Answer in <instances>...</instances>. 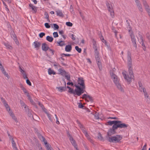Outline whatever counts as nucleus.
<instances>
[{
	"instance_id": "nucleus-1",
	"label": "nucleus",
	"mask_w": 150,
	"mask_h": 150,
	"mask_svg": "<svg viewBox=\"0 0 150 150\" xmlns=\"http://www.w3.org/2000/svg\"><path fill=\"white\" fill-rule=\"evenodd\" d=\"M119 128V127H114L110 128L107 132V136H106L107 140L110 142L113 143L119 142L122 139V137L119 135H116L115 136L111 137L112 135L115 134L116 132V130Z\"/></svg>"
},
{
	"instance_id": "nucleus-2",
	"label": "nucleus",
	"mask_w": 150,
	"mask_h": 150,
	"mask_svg": "<svg viewBox=\"0 0 150 150\" xmlns=\"http://www.w3.org/2000/svg\"><path fill=\"white\" fill-rule=\"evenodd\" d=\"M131 55L130 52L128 51L127 52V65L128 71L130 77L128 75L122 73L125 79L127 81L128 84L130 83L131 82L132 79H133L134 77L133 75V73L132 70V61L131 59Z\"/></svg>"
},
{
	"instance_id": "nucleus-3",
	"label": "nucleus",
	"mask_w": 150,
	"mask_h": 150,
	"mask_svg": "<svg viewBox=\"0 0 150 150\" xmlns=\"http://www.w3.org/2000/svg\"><path fill=\"white\" fill-rule=\"evenodd\" d=\"M106 125L112 126L113 125L112 127H119V128H124L127 127L128 125L122 122L121 121L118 120L109 121L107 122Z\"/></svg>"
},
{
	"instance_id": "nucleus-4",
	"label": "nucleus",
	"mask_w": 150,
	"mask_h": 150,
	"mask_svg": "<svg viewBox=\"0 0 150 150\" xmlns=\"http://www.w3.org/2000/svg\"><path fill=\"white\" fill-rule=\"evenodd\" d=\"M74 86L77 88V89H75V91L76 95L77 96H79L82 94L86 92L84 90L86 88V86L81 87L76 84H75Z\"/></svg>"
},
{
	"instance_id": "nucleus-5",
	"label": "nucleus",
	"mask_w": 150,
	"mask_h": 150,
	"mask_svg": "<svg viewBox=\"0 0 150 150\" xmlns=\"http://www.w3.org/2000/svg\"><path fill=\"white\" fill-rule=\"evenodd\" d=\"M108 10L110 12V15L112 18L114 17V12L113 9L114 6H113L112 4H110L108 1L106 3Z\"/></svg>"
},
{
	"instance_id": "nucleus-6",
	"label": "nucleus",
	"mask_w": 150,
	"mask_h": 150,
	"mask_svg": "<svg viewBox=\"0 0 150 150\" xmlns=\"http://www.w3.org/2000/svg\"><path fill=\"white\" fill-rule=\"evenodd\" d=\"M130 36L131 40L133 44V45L134 47H135L136 49L137 48V45L136 43V38H135V36L133 34V33H131L130 35Z\"/></svg>"
},
{
	"instance_id": "nucleus-7",
	"label": "nucleus",
	"mask_w": 150,
	"mask_h": 150,
	"mask_svg": "<svg viewBox=\"0 0 150 150\" xmlns=\"http://www.w3.org/2000/svg\"><path fill=\"white\" fill-rule=\"evenodd\" d=\"M81 98L83 99H85L88 102V100L86 99L87 98H88L90 101L91 102H92L93 101V98L91 96L87 95L86 94H84L81 97Z\"/></svg>"
},
{
	"instance_id": "nucleus-8",
	"label": "nucleus",
	"mask_w": 150,
	"mask_h": 150,
	"mask_svg": "<svg viewBox=\"0 0 150 150\" xmlns=\"http://www.w3.org/2000/svg\"><path fill=\"white\" fill-rule=\"evenodd\" d=\"M135 2L139 11L141 12H142L143 9L142 8V5L140 3V1L139 0H135Z\"/></svg>"
},
{
	"instance_id": "nucleus-9",
	"label": "nucleus",
	"mask_w": 150,
	"mask_h": 150,
	"mask_svg": "<svg viewBox=\"0 0 150 150\" xmlns=\"http://www.w3.org/2000/svg\"><path fill=\"white\" fill-rule=\"evenodd\" d=\"M0 69L2 71V73L8 79L9 78V76L8 73L6 72L5 69L3 66L1 64V62H0Z\"/></svg>"
},
{
	"instance_id": "nucleus-10",
	"label": "nucleus",
	"mask_w": 150,
	"mask_h": 150,
	"mask_svg": "<svg viewBox=\"0 0 150 150\" xmlns=\"http://www.w3.org/2000/svg\"><path fill=\"white\" fill-rule=\"evenodd\" d=\"M78 83L81 87L85 86L84 81L83 78H79L78 79Z\"/></svg>"
},
{
	"instance_id": "nucleus-11",
	"label": "nucleus",
	"mask_w": 150,
	"mask_h": 150,
	"mask_svg": "<svg viewBox=\"0 0 150 150\" xmlns=\"http://www.w3.org/2000/svg\"><path fill=\"white\" fill-rule=\"evenodd\" d=\"M42 50L45 52L47 51L49 49H50L47 45L45 43L42 44Z\"/></svg>"
},
{
	"instance_id": "nucleus-12",
	"label": "nucleus",
	"mask_w": 150,
	"mask_h": 150,
	"mask_svg": "<svg viewBox=\"0 0 150 150\" xmlns=\"http://www.w3.org/2000/svg\"><path fill=\"white\" fill-rule=\"evenodd\" d=\"M69 140L71 142V143L72 145L74 146V148L76 149V150H79L77 148V145L76 144V142L73 138H70Z\"/></svg>"
},
{
	"instance_id": "nucleus-13",
	"label": "nucleus",
	"mask_w": 150,
	"mask_h": 150,
	"mask_svg": "<svg viewBox=\"0 0 150 150\" xmlns=\"http://www.w3.org/2000/svg\"><path fill=\"white\" fill-rule=\"evenodd\" d=\"M33 45H34L35 47L38 50L39 49L40 47L41 43L40 42L35 41L33 42Z\"/></svg>"
},
{
	"instance_id": "nucleus-14",
	"label": "nucleus",
	"mask_w": 150,
	"mask_h": 150,
	"mask_svg": "<svg viewBox=\"0 0 150 150\" xmlns=\"http://www.w3.org/2000/svg\"><path fill=\"white\" fill-rule=\"evenodd\" d=\"M38 136L39 139L42 141L44 142L45 144H47V142L45 140V139L43 136H42L40 133H38Z\"/></svg>"
},
{
	"instance_id": "nucleus-15",
	"label": "nucleus",
	"mask_w": 150,
	"mask_h": 150,
	"mask_svg": "<svg viewBox=\"0 0 150 150\" xmlns=\"http://www.w3.org/2000/svg\"><path fill=\"white\" fill-rule=\"evenodd\" d=\"M98 67L100 70H101L102 69V66L101 65V63L100 58H97V59H96Z\"/></svg>"
},
{
	"instance_id": "nucleus-16",
	"label": "nucleus",
	"mask_w": 150,
	"mask_h": 150,
	"mask_svg": "<svg viewBox=\"0 0 150 150\" xmlns=\"http://www.w3.org/2000/svg\"><path fill=\"white\" fill-rule=\"evenodd\" d=\"M9 113L15 121L16 123L18 122V121L17 118L12 112H9Z\"/></svg>"
},
{
	"instance_id": "nucleus-17",
	"label": "nucleus",
	"mask_w": 150,
	"mask_h": 150,
	"mask_svg": "<svg viewBox=\"0 0 150 150\" xmlns=\"http://www.w3.org/2000/svg\"><path fill=\"white\" fill-rule=\"evenodd\" d=\"M56 88L58 89L60 92H62L63 91H65L66 90V86L57 87Z\"/></svg>"
},
{
	"instance_id": "nucleus-18",
	"label": "nucleus",
	"mask_w": 150,
	"mask_h": 150,
	"mask_svg": "<svg viewBox=\"0 0 150 150\" xmlns=\"http://www.w3.org/2000/svg\"><path fill=\"white\" fill-rule=\"evenodd\" d=\"M115 84L118 89L121 92H124L123 88L122 87L121 84L119 82Z\"/></svg>"
},
{
	"instance_id": "nucleus-19",
	"label": "nucleus",
	"mask_w": 150,
	"mask_h": 150,
	"mask_svg": "<svg viewBox=\"0 0 150 150\" xmlns=\"http://www.w3.org/2000/svg\"><path fill=\"white\" fill-rule=\"evenodd\" d=\"M59 73V74H60L61 75L64 76L67 73L66 71L63 69H62L61 68L59 69L58 70Z\"/></svg>"
},
{
	"instance_id": "nucleus-20",
	"label": "nucleus",
	"mask_w": 150,
	"mask_h": 150,
	"mask_svg": "<svg viewBox=\"0 0 150 150\" xmlns=\"http://www.w3.org/2000/svg\"><path fill=\"white\" fill-rule=\"evenodd\" d=\"M29 6L31 8H32L33 12L34 13H35L37 11V8L36 7L33 6L31 4H29Z\"/></svg>"
},
{
	"instance_id": "nucleus-21",
	"label": "nucleus",
	"mask_w": 150,
	"mask_h": 150,
	"mask_svg": "<svg viewBox=\"0 0 150 150\" xmlns=\"http://www.w3.org/2000/svg\"><path fill=\"white\" fill-rule=\"evenodd\" d=\"M67 88L69 89V90L68 91L69 93H70L71 94H74V96H75V95H76V91H75V89L74 90L73 89L71 88L70 87L68 86H67L66 88Z\"/></svg>"
},
{
	"instance_id": "nucleus-22",
	"label": "nucleus",
	"mask_w": 150,
	"mask_h": 150,
	"mask_svg": "<svg viewBox=\"0 0 150 150\" xmlns=\"http://www.w3.org/2000/svg\"><path fill=\"white\" fill-rule=\"evenodd\" d=\"M72 49V47L71 45H67L66 46L65 50L67 52L71 51Z\"/></svg>"
},
{
	"instance_id": "nucleus-23",
	"label": "nucleus",
	"mask_w": 150,
	"mask_h": 150,
	"mask_svg": "<svg viewBox=\"0 0 150 150\" xmlns=\"http://www.w3.org/2000/svg\"><path fill=\"white\" fill-rule=\"evenodd\" d=\"M142 2L145 8V9L149 8V6L148 5L146 0H142Z\"/></svg>"
},
{
	"instance_id": "nucleus-24",
	"label": "nucleus",
	"mask_w": 150,
	"mask_h": 150,
	"mask_svg": "<svg viewBox=\"0 0 150 150\" xmlns=\"http://www.w3.org/2000/svg\"><path fill=\"white\" fill-rule=\"evenodd\" d=\"M20 102L21 106L24 107L25 111H27V110H28V108L27 106H26L25 104L23 102V101H22L21 100H20Z\"/></svg>"
},
{
	"instance_id": "nucleus-25",
	"label": "nucleus",
	"mask_w": 150,
	"mask_h": 150,
	"mask_svg": "<svg viewBox=\"0 0 150 150\" xmlns=\"http://www.w3.org/2000/svg\"><path fill=\"white\" fill-rule=\"evenodd\" d=\"M94 49L95 54V55L96 59H97V58H100L99 57V53L98 51H97V47L96 48H93Z\"/></svg>"
},
{
	"instance_id": "nucleus-26",
	"label": "nucleus",
	"mask_w": 150,
	"mask_h": 150,
	"mask_svg": "<svg viewBox=\"0 0 150 150\" xmlns=\"http://www.w3.org/2000/svg\"><path fill=\"white\" fill-rule=\"evenodd\" d=\"M56 12L57 13V16L62 17H63L64 16V15L62 11H60L58 10Z\"/></svg>"
},
{
	"instance_id": "nucleus-27",
	"label": "nucleus",
	"mask_w": 150,
	"mask_h": 150,
	"mask_svg": "<svg viewBox=\"0 0 150 150\" xmlns=\"http://www.w3.org/2000/svg\"><path fill=\"white\" fill-rule=\"evenodd\" d=\"M126 22L128 24V25H127V29L128 30L129 32H130L131 31V30H132V27L130 25L129 23L127 20L126 21Z\"/></svg>"
},
{
	"instance_id": "nucleus-28",
	"label": "nucleus",
	"mask_w": 150,
	"mask_h": 150,
	"mask_svg": "<svg viewBox=\"0 0 150 150\" xmlns=\"http://www.w3.org/2000/svg\"><path fill=\"white\" fill-rule=\"evenodd\" d=\"M57 43L58 44V45L60 46H62L65 45L64 42L62 40L58 41Z\"/></svg>"
},
{
	"instance_id": "nucleus-29",
	"label": "nucleus",
	"mask_w": 150,
	"mask_h": 150,
	"mask_svg": "<svg viewBox=\"0 0 150 150\" xmlns=\"http://www.w3.org/2000/svg\"><path fill=\"white\" fill-rule=\"evenodd\" d=\"M64 76L67 80L69 81H70V76L68 72Z\"/></svg>"
},
{
	"instance_id": "nucleus-30",
	"label": "nucleus",
	"mask_w": 150,
	"mask_h": 150,
	"mask_svg": "<svg viewBox=\"0 0 150 150\" xmlns=\"http://www.w3.org/2000/svg\"><path fill=\"white\" fill-rule=\"evenodd\" d=\"M4 45L6 47V48L8 49H11L12 48V46L8 43H4Z\"/></svg>"
},
{
	"instance_id": "nucleus-31",
	"label": "nucleus",
	"mask_w": 150,
	"mask_h": 150,
	"mask_svg": "<svg viewBox=\"0 0 150 150\" xmlns=\"http://www.w3.org/2000/svg\"><path fill=\"white\" fill-rule=\"evenodd\" d=\"M46 39L47 41L50 42H52L53 40V38L52 37L49 36L46 37Z\"/></svg>"
},
{
	"instance_id": "nucleus-32",
	"label": "nucleus",
	"mask_w": 150,
	"mask_h": 150,
	"mask_svg": "<svg viewBox=\"0 0 150 150\" xmlns=\"http://www.w3.org/2000/svg\"><path fill=\"white\" fill-rule=\"evenodd\" d=\"M139 90L140 92H142L143 91V93L145 92V91H146V89L145 88L143 87V86L140 87H139Z\"/></svg>"
},
{
	"instance_id": "nucleus-33",
	"label": "nucleus",
	"mask_w": 150,
	"mask_h": 150,
	"mask_svg": "<svg viewBox=\"0 0 150 150\" xmlns=\"http://www.w3.org/2000/svg\"><path fill=\"white\" fill-rule=\"evenodd\" d=\"M48 72L49 74L50 75H51L52 74L54 75L56 74V72L50 68L48 70Z\"/></svg>"
},
{
	"instance_id": "nucleus-34",
	"label": "nucleus",
	"mask_w": 150,
	"mask_h": 150,
	"mask_svg": "<svg viewBox=\"0 0 150 150\" xmlns=\"http://www.w3.org/2000/svg\"><path fill=\"white\" fill-rule=\"evenodd\" d=\"M112 79L113 81L116 79L117 76L115 74H114L113 72L110 73Z\"/></svg>"
},
{
	"instance_id": "nucleus-35",
	"label": "nucleus",
	"mask_w": 150,
	"mask_h": 150,
	"mask_svg": "<svg viewBox=\"0 0 150 150\" xmlns=\"http://www.w3.org/2000/svg\"><path fill=\"white\" fill-rule=\"evenodd\" d=\"M45 18L47 19V21L49 22H50V19H49V16L48 13L47 12H45Z\"/></svg>"
},
{
	"instance_id": "nucleus-36",
	"label": "nucleus",
	"mask_w": 150,
	"mask_h": 150,
	"mask_svg": "<svg viewBox=\"0 0 150 150\" xmlns=\"http://www.w3.org/2000/svg\"><path fill=\"white\" fill-rule=\"evenodd\" d=\"M92 42L93 45V48H96L97 47V45L96 44V41L94 39H93L92 40Z\"/></svg>"
},
{
	"instance_id": "nucleus-37",
	"label": "nucleus",
	"mask_w": 150,
	"mask_h": 150,
	"mask_svg": "<svg viewBox=\"0 0 150 150\" xmlns=\"http://www.w3.org/2000/svg\"><path fill=\"white\" fill-rule=\"evenodd\" d=\"M95 117L96 119H99V114L96 112H95L94 113Z\"/></svg>"
},
{
	"instance_id": "nucleus-38",
	"label": "nucleus",
	"mask_w": 150,
	"mask_h": 150,
	"mask_svg": "<svg viewBox=\"0 0 150 150\" xmlns=\"http://www.w3.org/2000/svg\"><path fill=\"white\" fill-rule=\"evenodd\" d=\"M26 112H28V115L30 117H33L32 114L31 112V111L29 110V109L28 108V110H27V111H26Z\"/></svg>"
},
{
	"instance_id": "nucleus-39",
	"label": "nucleus",
	"mask_w": 150,
	"mask_h": 150,
	"mask_svg": "<svg viewBox=\"0 0 150 150\" xmlns=\"http://www.w3.org/2000/svg\"><path fill=\"white\" fill-rule=\"evenodd\" d=\"M141 40H142V41H141V42H142V45L144 47L143 48V49L144 50H145V49H146V47L145 45L144 44V42H143V37L142 36H141Z\"/></svg>"
},
{
	"instance_id": "nucleus-40",
	"label": "nucleus",
	"mask_w": 150,
	"mask_h": 150,
	"mask_svg": "<svg viewBox=\"0 0 150 150\" xmlns=\"http://www.w3.org/2000/svg\"><path fill=\"white\" fill-rule=\"evenodd\" d=\"M75 49L79 53H80L81 52V48H79L78 46H76L75 47Z\"/></svg>"
},
{
	"instance_id": "nucleus-41",
	"label": "nucleus",
	"mask_w": 150,
	"mask_h": 150,
	"mask_svg": "<svg viewBox=\"0 0 150 150\" xmlns=\"http://www.w3.org/2000/svg\"><path fill=\"white\" fill-rule=\"evenodd\" d=\"M144 96L145 98H149V95L147 93L146 91H145V92L144 93Z\"/></svg>"
},
{
	"instance_id": "nucleus-42",
	"label": "nucleus",
	"mask_w": 150,
	"mask_h": 150,
	"mask_svg": "<svg viewBox=\"0 0 150 150\" xmlns=\"http://www.w3.org/2000/svg\"><path fill=\"white\" fill-rule=\"evenodd\" d=\"M98 138L100 140H102L103 139V138L101 136V134L100 133H99L98 134Z\"/></svg>"
},
{
	"instance_id": "nucleus-43",
	"label": "nucleus",
	"mask_w": 150,
	"mask_h": 150,
	"mask_svg": "<svg viewBox=\"0 0 150 150\" xmlns=\"http://www.w3.org/2000/svg\"><path fill=\"white\" fill-rule=\"evenodd\" d=\"M114 83L115 84H116L117 83H118L119 82V79H118V77L116 78V79H115L113 81Z\"/></svg>"
},
{
	"instance_id": "nucleus-44",
	"label": "nucleus",
	"mask_w": 150,
	"mask_h": 150,
	"mask_svg": "<svg viewBox=\"0 0 150 150\" xmlns=\"http://www.w3.org/2000/svg\"><path fill=\"white\" fill-rule=\"evenodd\" d=\"M47 115L49 119V120H50V121L51 122H53V119L51 118V114H49V113H47Z\"/></svg>"
},
{
	"instance_id": "nucleus-45",
	"label": "nucleus",
	"mask_w": 150,
	"mask_h": 150,
	"mask_svg": "<svg viewBox=\"0 0 150 150\" xmlns=\"http://www.w3.org/2000/svg\"><path fill=\"white\" fill-rule=\"evenodd\" d=\"M78 106L79 108H83L85 107L81 103H78Z\"/></svg>"
},
{
	"instance_id": "nucleus-46",
	"label": "nucleus",
	"mask_w": 150,
	"mask_h": 150,
	"mask_svg": "<svg viewBox=\"0 0 150 150\" xmlns=\"http://www.w3.org/2000/svg\"><path fill=\"white\" fill-rule=\"evenodd\" d=\"M54 27V30L58 29L59 28V26L57 24H53Z\"/></svg>"
},
{
	"instance_id": "nucleus-47",
	"label": "nucleus",
	"mask_w": 150,
	"mask_h": 150,
	"mask_svg": "<svg viewBox=\"0 0 150 150\" xmlns=\"http://www.w3.org/2000/svg\"><path fill=\"white\" fill-rule=\"evenodd\" d=\"M100 38L101 40H104V42H105V45H107L106 41L104 40L103 36V35H102L101 34L100 36Z\"/></svg>"
},
{
	"instance_id": "nucleus-48",
	"label": "nucleus",
	"mask_w": 150,
	"mask_h": 150,
	"mask_svg": "<svg viewBox=\"0 0 150 150\" xmlns=\"http://www.w3.org/2000/svg\"><path fill=\"white\" fill-rule=\"evenodd\" d=\"M69 36L73 40H75L76 38L74 37V35L73 34L70 33L69 35Z\"/></svg>"
},
{
	"instance_id": "nucleus-49",
	"label": "nucleus",
	"mask_w": 150,
	"mask_h": 150,
	"mask_svg": "<svg viewBox=\"0 0 150 150\" xmlns=\"http://www.w3.org/2000/svg\"><path fill=\"white\" fill-rule=\"evenodd\" d=\"M77 122L78 124L79 125V126L80 127V128H81V129H82V128H84L83 126V125L82 124H81L79 121L77 120Z\"/></svg>"
},
{
	"instance_id": "nucleus-50",
	"label": "nucleus",
	"mask_w": 150,
	"mask_h": 150,
	"mask_svg": "<svg viewBox=\"0 0 150 150\" xmlns=\"http://www.w3.org/2000/svg\"><path fill=\"white\" fill-rule=\"evenodd\" d=\"M66 24L67 26L69 27H71L73 25L72 23L69 22H67Z\"/></svg>"
},
{
	"instance_id": "nucleus-51",
	"label": "nucleus",
	"mask_w": 150,
	"mask_h": 150,
	"mask_svg": "<svg viewBox=\"0 0 150 150\" xmlns=\"http://www.w3.org/2000/svg\"><path fill=\"white\" fill-rule=\"evenodd\" d=\"M12 146L13 148L16 147V143L14 140L12 141Z\"/></svg>"
},
{
	"instance_id": "nucleus-52",
	"label": "nucleus",
	"mask_w": 150,
	"mask_h": 150,
	"mask_svg": "<svg viewBox=\"0 0 150 150\" xmlns=\"http://www.w3.org/2000/svg\"><path fill=\"white\" fill-rule=\"evenodd\" d=\"M53 35L54 38H57L58 37V35L57 32H54L53 33Z\"/></svg>"
},
{
	"instance_id": "nucleus-53",
	"label": "nucleus",
	"mask_w": 150,
	"mask_h": 150,
	"mask_svg": "<svg viewBox=\"0 0 150 150\" xmlns=\"http://www.w3.org/2000/svg\"><path fill=\"white\" fill-rule=\"evenodd\" d=\"M45 33H41L39 34V36L40 38H42L43 36L45 35Z\"/></svg>"
},
{
	"instance_id": "nucleus-54",
	"label": "nucleus",
	"mask_w": 150,
	"mask_h": 150,
	"mask_svg": "<svg viewBox=\"0 0 150 150\" xmlns=\"http://www.w3.org/2000/svg\"><path fill=\"white\" fill-rule=\"evenodd\" d=\"M145 101L148 104L150 103V98H145Z\"/></svg>"
},
{
	"instance_id": "nucleus-55",
	"label": "nucleus",
	"mask_w": 150,
	"mask_h": 150,
	"mask_svg": "<svg viewBox=\"0 0 150 150\" xmlns=\"http://www.w3.org/2000/svg\"><path fill=\"white\" fill-rule=\"evenodd\" d=\"M45 27L47 28H49L50 27V26L49 25L48 23H45Z\"/></svg>"
},
{
	"instance_id": "nucleus-56",
	"label": "nucleus",
	"mask_w": 150,
	"mask_h": 150,
	"mask_svg": "<svg viewBox=\"0 0 150 150\" xmlns=\"http://www.w3.org/2000/svg\"><path fill=\"white\" fill-rule=\"evenodd\" d=\"M19 70L23 74V73H25V71L23 70L21 68V67L20 66L19 67Z\"/></svg>"
},
{
	"instance_id": "nucleus-57",
	"label": "nucleus",
	"mask_w": 150,
	"mask_h": 150,
	"mask_svg": "<svg viewBox=\"0 0 150 150\" xmlns=\"http://www.w3.org/2000/svg\"><path fill=\"white\" fill-rule=\"evenodd\" d=\"M61 55L62 57H64V56H70L71 55L70 54H65L63 53V54H61Z\"/></svg>"
},
{
	"instance_id": "nucleus-58",
	"label": "nucleus",
	"mask_w": 150,
	"mask_h": 150,
	"mask_svg": "<svg viewBox=\"0 0 150 150\" xmlns=\"http://www.w3.org/2000/svg\"><path fill=\"white\" fill-rule=\"evenodd\" d=\"M26 82L27 84L29 85L30 86L31 85V82L29 80L27 79L26 80Z\"/></svg>"
},
{
	"instance_id": "nucleus-59",
	"label": "nucleus",
	"mask_w": 150,
	"mask_h": 150,
	"mask_svg": "<svg viewBox=\"0 0 150 150\" xmlns=\"http://www.w3.org/2000/svg\"><path fill=\"white\" fill-rule=\"evenodd\" d=\"M67 136L68 137H69V139H70V138H72V137L71 136V135L70 134L69 132H67Z\"/></svg>"
},
{
	"instance_id": "nucleus-60",
	"label": "nucleus",
	"mask_w": 150,
	"mask_h": 150,
	"mask_svg": "<svg viewBox=\"0 0 150 150\" xmlns=\"http://www.w3.org/2000/svg\"><path fill=\"white\" fill-rule=\"evenodd\" d=\"M87 139L91 143H93V140L91 138L90 136H89V137L87 138Z\"/></svg>"
},
{
	"instance_id": "nucleus-61",
	"label": "nucleus",
	"mask_w": 150,
	"mask_h": 150,
	"mask_svg": "<svg viewBox=\"0 0 150 150\" xmlns=\"http://www.w3.org/2000/svg\"><path fill=\"white\" fill-rule=\"evenodd\" d=\"M81 130L82 131V132L84 134H86V133H87L86 130V129L84 128H82Z\"/></svg>"
},
{
	"instance_id": "nucleus-62",
	"label": "nucleus",
	"mask_w": 150,
	"mask_h": 150,
	"mask_svg": "<svg viewBox=\"0 0 150 150\" xmlns=\"http://www.w3.org/2000/svg\"><path fill=\"white\" fill-rule=\"evenodd\" d=\"M14 41H15V42H16V44H17V45H18L19 43V42L18 41V40L17 39V38H16V37H15L14 39H13Z\"/></svg>"
},
{
	"instance_id": "nucleus-63",
	"label": "nucleus",
	"mask_w": 150,
	"mask_h": 150,
	"mask_svg": "<svg viewBox=\"0 0 150 150\" xmlns=\"http://www.w3.org/2000/svg\"><path fill=\"white\" fill-rule=\"evenodd\" d=\"M22 90H23L24 93L25 94H26V95L27 94V93H29L26 91V89L25 88H23L22 89Z\"/></svg>"
},
{
	"instance_id": "nucleus-64",
	"label": "nucleus",
	"mask_w": 150,
	"mask_h": 150,
	"mask_svg": "<svg viewBox=\"0 0 150 150\" xmlns=\"http://www.w3.org/2000/svg\"><path fill=\"white\" fill-rule=\"evenodd\" d=\"M148 13V14L149 16H150V8H148L146 9H145Z\"/></svg>"
}]
</instances>
